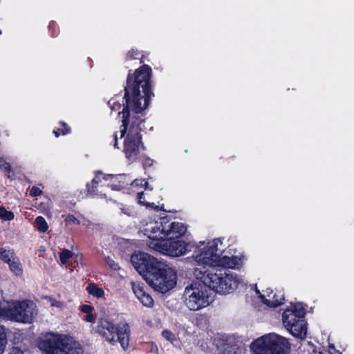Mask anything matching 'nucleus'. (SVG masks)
Returning <instances> with one entry per match:
<instances>
[{
  "mask_svg": "<svg viewBox=\"0 0 354 354\" xmlns=\"http://www.w3.org/2000/svg\"><path fill=\"white\" fill-rule=\"evenodd\" d=\"M39 348L46 354H83L82 348L66 335L49 333L40 342Z\"/></svg>",
  "mask_w": 354,
  "mask_h": 354,
  "instance_id": "obj_8",
  "label": "nucleus"
},
{
  "mask_svg": "<svg viewBox=\"0 0 354 354\" xmlns=\"http://www.w3.org/2000/svg\"><path fill=\"white\" fill-rule=\"evenodd\" d=\"M73 256V252L68 250H63L59 254V259L62 264H66Z\"/></svg>",
  "mask_w": 354,
  "mask_h": 354,
  "instance_id": "obj_26",
  "label": "nucleus"
},
{
  "mask_svg": "<svg viewBox=\"0 0 354 354\" xmlns=\"http://www.w3.org/2000/svg\"><path fill=\"white\" fill-rule=\"evenodd\" d=\"M140 55V51L136 48L130 49L125 56V60L129 61L133 59H137L138 56Z\"/></svg>",
  "mask_w": 354,
  "mask_h": 354,
  "instance_id": "obj_28",
  "label": "nucleus"
},
{
  "mask_svg": "<svg viewBox=\"0 0 354 354\" xmlns=\"http://www.w3.org/2000/svg\"><path fill=\"white\" fill-rule=\"evenodd\" d=\"M0 169L7 177H10L13 174L12 167L3 157H0Z\"/></svg>",
  "mask_w": 354,
  "mask_h": 354,
  "instance_id": "obj_21",
  "label": "nucleus"
},
{
  "mask_svg": "<svg viewBox=\"0 0 354 354\" xmlns=\"http://www.w3.org/2000/svg\"><path fill=\"white\" fill-rule=\"evenodd\" d=\"M145 56L144 55H141L140 59V64H143L145 62Z\"/></svg>",
  "mask_w": 354,
  "mask_h": 354,
  "instance_id": "obj_43",
  "label": "nucleus"
},
{
  "mask_svg": "<svg viewBox=\"0 0 354 354\" xmlns=\"http://www.w3.org/2000/svg\"><path fill=\"white\" fill-rule=\"evenodd\" d=\"M0 257L1 260L8 263L13 257H15V254L11 250L0 248Z\"/></svg>",
  "mask_w": 354,
  "mask_h": 354,
  "instance_id": "obj_24",
  "label": "nucleus"
},
{
  "mask_svg": "<svg viewBox=\"0 0 354 354\" xmlns=\"http://www.w3.org/2000/svg\"><path fill=\"white\" fill-rule=\"evenodd\" d=\"M48 28L51 37H55L58 35L59 27L55 21H51L48 24Z\"/></svg>",
  "mask_w": 354,
  "mask_h": 354,
  "instance_id": "obj_27",
  "label": "nucleus"
},
{
  "mask_svg": "<svg viewBox=\"0 0 354 354\" xmlns=\"http://www.w3.org/2000/svg\"><path fill=\"white\" fill-rule=\"evenodd\" d=\"M123 175H124V174H115V175H114V174H106V175H105V177H110V178H112V177H117L118 176H123Z\"/></svg>",
  "mask_w": 354,
  "mask_h": 354,
  "instance_id": "obj_42",
  "label": "nucleus"
},
{
  "mask_svg": "<svg viewBox=\"0 0 354 354\" xmlns=\"http://www.w3.org/2000/svg\"><path fill=\"white\" fill-rule=\"evenodd\" d=\"M59 127L55 129L53 131V134L56 138L60 136H65L69 134L71 132V129L69 125L64 121L59 122Z\"/></svg>",
  "mask_w": 354,
  "mask_h": 354,
  "instance_id": "obj_18",
  "label": "nucleus"
},
{
  "mask_svg": "<svg viewBox=\"0 0 354 354\" xmlns=\"http://www.w3.org/2000/svg\"><path fill=\"white\" fill-rule=\"evenodd\" d=\"M166 219L160 218L158 221H150L142 230V232L149 239L157 241L156 243H162L165 239Z\"/></svg>",
  "mask_w": 354,
  "mask_h": 354,
  "instance_id": "obj_13",
  "label": "nucleus"
},
{
  "mask_svg": "<svg viewBox=\"0 0 354 354\" xmlns=\"http://www.w3.org/2000/svg\"><path fill=\"white\" fill-rule=\"evenodd\" d=\"M37 315L35 304L30 301H0V318L24 324L31 323ZM6 328L0 324V354L8 343Z\"/></svg>",
  "mask_w": 354,
  "mask_h": 354,
  "instance_id": "obj_2",
  "label": "nucleus"
},
{
  "mask_svg": "<svg viewBox=\"0 0 354 354\" xmlns=\"http://www.w3.org/2000/svg\"><path fill=\"white\" fill-rule=\"evenodd\" d=\"M41 194V190L37 187H32L30 189V194L33 196H37Z\"/></svg>",
  "mask_w": 354,
  "mask_h": 354,
  "instance_id": "obj_33",
  "label": "nucleus"
},
{
  "mask_svg": "<svg viewBox=\"0 0 354 354\" xmlns=\"http://www.w3.org/2000/svg\"><path fill=\"white\" fill-rule=\"evenodd\" d=\"M94 316L92 314V313H88V314H86V317H85V320L88 322H93L94 321Z\"/></svg>",
  "mask_w": 354,
  "mask_h": 354,
  "instance_id": "obj_37",
  "label": "nucleus"
},
{
  "mask_svg": "<svg viewBox=\"0 0 354 354\" xmlns=\"http://www.w3.org/2000/svg\"><path fill=\"white\" fill-rule=\"evenodd\" d=\"M8 354H24V352L19 348H12Z\"/></svg>",
  "mask_w": 354,
  "mask_h": 354,
  "instance_id": "obj_36",
  "label": "nucleus"
},
{
  "mask_svg": "<svg viewBox=\"0 0 354 354\" xmlns=\"http://www.w3.org/2000/svg\"><path fill=\"white\" fill-rule=\"evenodd\" d=\"M96 332L112 345L119 342L124 351L129 347L130 328L127 323L115 325L109 320L101 319L98 321Z\"/></svg>",
  "mask_w": 354,
  "mask_h": 354,
  "instance_id": "obj_6",
  "label": "nucleus"
},
{
  "mask_svg": "<svg viewBox=\"0 0 354 354\" xmlns=\"http://www.w3.org/2000/svg\"><path fill=\"white\" fill-rule=\"evenodd\" d=\"M216 346L221 354H243V349L234 339L228 337L218 339Z\"/></svg>",
  "mask_w": 354,
  "mask_h": 354,
  "instance_id": "obj_14",
  "label": "nucleus"
},
{
  "mask_svg": "<svg viewBox=\"0 0 354 354\" xmlns=\"http://www.w3.org/2000/svg\"><path fill=\"white\" fill-rule=\"evenodd\" d=\"M147 283L156 291L165 293L176 284V271L164 262L145 277Z\"/></svg>",
  "mask_w": 354,
  "mask_h": 354,
  "instance_id": "obj_9",
  "label": "nucleus"
},
{
  "mask_svg": "<svg viewBox=\"0 0 354 354\" xmlns=\"http://www.w3.org/2000/svg\"><path fill=\"white\" fill-rule=\"evenodd\" d=\"M165 240L178 239L186 232V226L180 222H169L166 220Z\"/></svg>",
  "mask_w": 354,
  "mask_h": 354,
  "instance_id": "obj_15",
  "label": "nucleus"
},
{
  "mask_svg": "<svg viewBox=\"0 0 354 354\" xmlns=\"http://www.w3.org/2000/svg\"><path fill=\"white\" fill-rule=\"evenodd\" d=\"M182 300L188 309L196 311L208 306L214 299L204 283L196 281L185 288Z\"/></svg>",
  "mask_w": 354,
  "mask_h": 354,
  "instance_id": "obj_7",
  "label": "nucleus"
},
{
  "mask_svg": "<svg viewBox=\"0 0 354 354\" xmlns=\"http://www.w3.org/2000/svg\"><path fill=\"white\" fill-rule=\"evenodd\" d=\"M153 160L151 159L149 157H146L142 160V167L144 170L145 171V174L150 177V172L153 171L156 168L153 167Z\"/></svg>",
  "mask_w": 354,
  "mask_h": 354,
  "instance_id": "obj_20",
  "label": "nucleus"
},
{
  "mask_svg": "<svg viewBox=\"0 0 354 354\" xmlns=\"http://www.w3.org/2000/svg\"><path fill=\"white\" fill-rule=\"evenodd\" d=\"M10 269L12 272H13L17 276H20L22 274L23 270L21 268V265L20 261L17 257H13L12 259L8 263Z\"/></svg>",
  "mask_w": 354,
  "mask_h": 354,
  "instance_id": "obj_19",
  "label": "nucleus"
},
{
  "mask_svg": "<svg viewBox=\"0 0 354 354\" xmlns=\"http://www.w3.org/2000/svg\"><path fill=\"white\" fill-rule=\"evenodd\" d=\"M194 275L205 286L221 295L234 292L241 282L237 275L223 270L206 271L196 267L194 268Z\"/></svg>",
  "mask_w": 354,
  "mask_h": 354,
  "instance_id": "obj_4",
  "label": "nucleus"
},
{
  "mask_svg": "<svg viewBox=\"0 0 354 354\" xmlns=\"http://www.w3.org/2000/svg\"><path fill=\"white\" fill-rule=\"evenodd\" d=\"M330 348H332L333 349H334V350H335L334 346H330Z\"/></svg>",
  "mask_w": 354,
  "mask_h": 354,
  "instance_id": "obj_45",
  "label": "nucleus"
},
{
  "mask_svg": "<svg viewBox=\"0 0 354 354\" xmlns=\"http://www.w3.org/2000/svg\"><path fill=\"white\" fill-rule=\"evenodd\" d=\"M131 261L135 269L140 274H151L160 263L158 260L150 254L145 252H138L133 254L131 257Z\"/></svg>",
  "mask_w": 354,
  "mask_h": 354,
  "instance_id": "obj_11",
  "label": "nucleus"
},
{
  "mask_svg": "<svg viewBox=\"0 0 354 354\" xmlns=\"http://www.w3.org/2000/svg\"><path fill=\"white\" fill-rule=\"evenodd\" d=\"M98 184V181L96 180L95 178H93L91 181V183H87L86 187L88 189V192L91 194H96V186Z\"/></svg>",
  "mask_w": 354,
  "mask_h": 354,
  "instance_id": "obj_29",
  "label": "nucleus"
},
{
  "mask_svg": "<svg viewBox=\"0 0 354 354\" xmlns=\"http://www.w3.org/2000/svg\"><path fill=\"white\" fill-rule=\"evenodd\" d=\"M256 292L258 295H259V298L261 301L270 308H275L283 303L284 297L281 293L279 294H272V291L267 289L266 290V293L261 294L260 291L256 289Z\"/></svg>",
  "mask_w": 354,
  "mask_h": 354,
  "instance_id": "obj_16",
  "label": "nucleus"
},
{
  "mask_svg": "<svg viewBox=\"0 0 354 354\" xmlns=\"http://www.w3.org/2000/svg\"><path fill=\"white\" fill-rule=\"evenodd\" d=\"M142 195H143V192H142L138 193V201H139L140 203H143V201H142L143 199Z\"/></svg>",
  "mask_w": 354,
  "mask_h": 354,
  "instance_id": "obj_40",
  "label": "nucleus"
},
{
  "mask_svg": "<svg viewBox=\"0 0 354 354\" xmlns=\"http://www.w3.org/2000/svg\"><path fill=\"white\" fill-rule=\"evenodd\" d=\"M305 309L300 304L286 308L282 315L284 327L295 337L304 339L306 336L307 326L304 316Z\"/></svg>",
  "mask_w": 354,
  "mask_h": 354,
  "instance_id": "obj_10",
  "label": "nucleus"
},
{
  "mask_svg": "<svg viewBox=\"0 0 354 354\" xmlns=\"http://www.w3.org/2000/svg\"><path fill=\"white\" fill-rule=\"evenodd\" d=\"M36 227L41 232H46L48 229V225L45 218L41 216L35 219Z\"/></svg>",
  "mask_w": 354,
  "mask_h": 354,
  "instance_id": "obj_23",
  "label": "nucleus"
},
{
  "mask_svg": "<svg viewBox=\"0 0 354 354\" xmlns=\"http://www.w3.org/2000/svg\"><path fill=\"white\" fill-rule=\"evenodd\" d=\"M132 288L136 297L144 306L147 307L152 306L153 300L149 295L145 292L142 286L136 283H133Z\"/></svg>",
  "mask_w": 354,
  "mask_h": 354,
  "instance_id": "obj_17",
  "label": "nucleus"
},
{
  "mask_svg": "<svg viewBox=\"0 0 354 354\" xmlns=\"http://www.w3.org/2000/svg\"><path fill=\"white\" fill-rule=\"evenodd\" d=\"M105 261L111 269L114 270H118L120 269L118 263H116L115 261V260L113 259H112L111 257H106Z\"/></svg>",
  "mask_w": 354,
  "mask_h": 354,
  "instance_id": "obj_30",
  "label": "nucleus"
},
{
  "mask_svg": "<svg viewBox=\"0 0 354 354\" xmlns=\"http://www.w3.org/2000/svg\"><path fill=\"white\" fill-rule=\"evenodd\" d=\"M66 221L69 224L80 223V221H77V218L73 215H68L66 218Z\"/></svg>",
  "mask_w": 354,
  "mask_h": 354,
  "instance_id": "obj_34",
  "label": "nucleus"
},
{
  "mask_svg": "<svg viewBox=\"0 0 354 354\" xmlns=\"http://www.w3.org/2000/svg\"><path fill=\"white\" fill-rule=\"evenodd\" d=\"M113 141H114V144H113L114 147L118 149V135H117L116 132H115L113 133Z\"/></svg>",
  "mask_w": 354,
  "mask_h": 354,
  "instance_id": "obj_39",
  "label": "nucleus"
},
{
  "mask_svg": "<svg viewBox=\"0 0 354 354\" xmlns=\"http://www.w3.org/2000/svg\"><path fill=\"white\" fill-rule=\"evenodd\" d=\"M152 75V68L148 64H143L133 72L129 70L124 88L122 104L116 97H111L108 102L111 111H119L122 105L123 106L122 111L118 113L122 118L120 138L127 133L123 151L129 163L137 160L140 147L145 149L141 132L145 129L144 112L155 96Z\"/></svg>",
  "mask_w": 354,
  "mask_h": 354,
  "instance_id": "obj_1",
  "label": "nucleus"
},
{
  "mask_svg": "<svg viewBox=\"0 0 354 354\" xmlns=\"http://www.w3.org/2000/svg\"><path fill=\"white\" fill-rule=\"evenodd\" d=\"M51 306H55V307H57V308H61L62 306V304L59 301H57L55 299H53L51 300Z\"/></svg>",
  "mask_w": 354,
  "mask_h": 354,
  "instance_id": "obj_38",
  "label": "nucleus"
},
{
  "mask_svg": "<svg viewBox=\"0 0 354 354\" xmlns=\"http://www.w3.org/2000/svg\"><path fill=\"white\" fill-rule=\"evenodd\" d=\"M86 290L90 295H93L97 298L102 297L104 295V290L102 288L97 287L94 283L90 284L86 288Z\"/></svg>",
  "mask_w": 354,
  "mask_h": 354,
  "instance_id": "obj_22",
  "label": "nucleus"
},
{
  "mask_svg": "<svg viewBox=\"0 0 354 354\" xmlns=\"http://www.w3.org/2000/svg\"><path fill=\"white\" fill-rule=\"evenodd\" d=\"M0 218L3 221H12L14 219V214L6 210L5 207H0Z\"/></svg>",
  "mask_w": 354,
  "mask_h": 354,
  "instance_id": "obj_25",
  "label": "nucleus"
},
{
  "mask_svg": "<svg viewBox=\"0 0 354 354\" xmlns=\"http://www.w3.org/2000/svg\"><path fill=\"white\" fill-rule=\"evenodd\" d=\"M95 177H98L99 175H103V172L100 170H96L94 171Z\"/></svg>",
  "mask_w": 354,
  "mask_h": 354,
  "instance_id": "obj_41",
  "label": "nucleus"
},
{
  "mask_svg": "<svg viewBox=\"0 0 354 354\" xmlns=\"http://www.w3.org/2000/svg\"><path fill=\"white\" fill-rule=\"evenodd\" d=\"M223 243L214 239L206 245H201L194 252L192 257L196 266L205 269L207 267L221 266L227 268H236L241 264L238 257L223 255Z\"/></svg>",
  "mask_w": 354,
  "mask_h": 354,
  "instance_id": "obj_3",
  "label": "nucleus"
},
{
  "mask_svg": "<svg viewBox=\"0 0 354 354\" xmlns=\"http://www.w3.org/2000/svg\"><path fill=\"white\" fill-rule=\"evenodd\" d=\"M143 183H144L145 189H152V188L149 187V183L145 181V178H136L131 183V185L133 186H138L139 184H142Z\"/></svg>",
  "mask_w": 354,
  "mask_h": 354,
  "instance_id": "obj_32",
  "label": "nucleus"
},
{
  "mask_svg": "<svg viewBox=\"0 0 354 354\" xmlns=\"http://www.w3.org/2000/svg\"><path fill=\"white\" fill-rule=\"evenodd\" d=\"M1 34H2V31H1V30L0 29V35H1Z\"/></svg>",
  "mask_w": 354,
  "mask_h": 354,
  "instance_id": "obj_46",
  "label": "nucleus"
},
{
  "mask_svg": "<svg viewBox=\"0 0 354 354\" xmlns=\"http://www.w3.org/2000/svg\"><path fill=\"white\" fill-rule=\"evenodd\" d=\"M162 335L171 344H174L176 341L174 335L170 331L164 330L162 333Z\"/></svg>",
  "mask_w": 354,
  "mask_h": 354,
  "instance_id": "obj_31",
  "label": "nucleus"
},
{
  "mask_svg": "<svg viewBox=\"0 0 354 354\" xmlns=\"http://www.w3.org/2000/svg\"><path fill=\"white\" fill-rule=\"evenodd\" d=\"M252 354H290L288 339L275 333L264 335L250 344Z\"/></svg>",
  "mask_w": 354,
  "mask_h": 354,
  "instance_id": "obj_5",
  "label": "nucleus"
},
{
  "mask_svg": "<svg viewBox=\"0 0 354 354\" xmlns=\"http://www.w3.org/2000/svg\"><path fill=\"white\" fill-rule=\"evenodd\" d=\"M81 310L86 314L91 313L93 311V308L89 305H82L81 306Z\"/></svg>",
  "mask_w": 354,
  "mask_h": 354,
  "instance_id": "obj_35",
  "label": "nucleus"
},
{
  "mask_svg": "<svg viewBox=\"0 0 354 354\" xmlns=\"http://www.w3.org/2000/svg\"><path fill=\"white\" fill-rule=\"evenodd\" d=\"M112 189H117V190H118V189H119V188H118V187H112Z\"/></svg>",
  "mask_w": 354,
  "mask_h": 354,
  "instance_id": "obj_44",
  "label": "nucleus"
},
{
  "mask_svg": "<svg viewBox=\"0 0 354 354\" xmlns=\"http://www.w3.org/2000/svg\"><path fill=\"white\" fill-rule=\"evenodd\" d=\"M153 248L165 254L179 257L189 250V245L178 239L165 240L162 243H154Z\"/></svg>",
  "mask_w": 354,
  "mask_h": 354,
  "instance_id": "obj_12",
  "label": "nucleus"
}]
</instances>
